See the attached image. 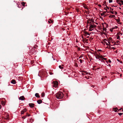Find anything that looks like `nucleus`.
Returning a JSON list of instances; mask_svg holds the SVG:
<instances>
[{"instance_id": "obj_1", "label": "nucleus", "mask_w": 123, "mask_h": 123, "mask_svg": "<svg viewBox=\"0 0 123 123\" xmlns=\"http://www.w3.org/2000/svg\"><path fill=\"white\" fill-rule=\"evenodd\" d=\"M64 96V94L62 92H58L56 94V97L58 99L62 98Z\"/></svg>"}, {"instance_id": "obj_2", "label": "nucleus", "mask_w": 123, "mask_h": 123, "mask_svg": "<svg viewBox=\"0 0 123 123\" xmlns=\"http://www.w3.org/2000/svg\"><path fill=\"white\" fill-rule=\"evenodd\" d=\"M47 73L45 71H40L39 72L38 75H39L40 76L46 77Z\"/></svg>"}, {"instance_id": "obj_3", "label": "nucleus", "mask_w": 123, "mask_h": 123, "mask_svg": "<svg viewBox=\"0 0 123 123\" xmlns=\"http://www.w3.org/2000/svg\"><path fill=\"white\" fill-rule=\"evenodd\" d=\"M52 83L53 84V87H56L58 85V82H57L53 81Z\"/></svg>"}, {"instance_id": "obj_4", "label": "nucleus", "mask_w": 123, "mask_h": 123, "mask_svg": "<svg viewBox=\"0 0 123 123\" xmlns=\"http://www.w3.org/2000/svg\"><path fill=\"white\" fill-rule=\"evenodd\" d=\"M95 55L96 58L97 59H99V58H103V56L102 55L99 56L97 54H96Z\"/></svg>"}, {"instance_id": "obj_5", "label": "nucleus", "mask_w": 123, "mask_h": 123, "mask_svg": "<svg viewBox=\"0 0 123 123\" xmlns=\"http://www.w3.org/2000/svg\"><path fill=\"white\" fill-rule=\"evenodd\" d=\"M19 100H25V98L23 96L20 97L19 98Z\"/></svg>"}, {"instance_id": "obj_6", "label": "nucleus", "mask_w": 123, "mask_h": 123, "mask_svg": "<svg viewBox=\"0 0 123 123\" xmlns=\"http://www.w3.org/2000/svg\"><path fill=\"white\" fill-rule=\"evenodd\" d=\"M36 50L34 49V48H33L30 51V52L31 53H32L33 54L34 52H35Z\"/></svg>"}, {"instance_id": "obj_7", "label": "nucleus", "mask_w": 123, "mask_h": 123, "mask_svg": "<svg viewBox=\"0 0 123 123\" xmlns=\"http://www.w3.org/2000/svg\"><path fill=\"white\" fill-rule=\"evenodd\" d=\"M27 111V109H24L21 112V114H23L24 113L26 112Z\"/></svg>"}, {"instance_id": "obj_8", "label": "nucleus", "mask_w": 123, "mask_h": 123, "mask_svg": "<svg viewBox=\"0 0 123 123\" xmlns=\"http://www.w3.org/2000/svg\"><path fill=\"white\" fill-rule=\"evenodd\" d=\"M90 74L89 73H88L86 72L85 71H83L82 73V75L86 74Z\"/></svg>"}, {"instance_id": "obj_9", "label": "nucleus", "mask_w": 123, "mask_h": 123, "mask_svg": "<svg viewBox=\"0 0 123 123\" xmlns=\"http://www.w3.org/2000/svg\"><path fill=\"white\" fill-rule=\"evenodd\" d=\"M34 105L33 103H30L29 104V105L31 107H34Z\"/></svg>"}, {"instance_id": "obj_10", "label": "nucleus", "mask_w": 123, "mask_h": 123, "mask_svg": "<svg viewBox=\"0 0 123 123\" xmlns=\"http://www.w3.org/2000/svg\"><path fill=\"white\" fill-rule=\"evenodd\" d=\"M11 82L13 84H15L16 83V81L15 80H12Z\"/></svg>"}, {"instance_id": "obj_11", "label": "nucleus", "mask_w": 123, "mask_h": 123, "mask_svg": "<svg viewBox=\"0 0 123 123\" xmlns=\"http://www.w3.org/2000/svg\"><path fill=\"white\" fill-rule=\"evenodd\" d=\"M37 102L38 104H40L42 103V101L41 99L37 101Z\"/></svg>"}, {"instance_id": "obj_12", "label": "nucleus", "mask_w": 123, "mask_h": 123, "mask_svg": "<svg viewBox=\"0 0 123 123\" xmlns=\"http://www.w3.org/2000/svg\"><path fill=\"white\" fill-rule=\"evenodd\" d=\"M35 96L37 98H39L40 97L38 93H36L35 94Z\"/></svg>"}, {"instance_id": "obj_13", "label": "nucleus", "mask_w": 123, "mask_h": 123, "mask_svg": "<svg viewBox=\"0 0 123 123\" xmlns=\"http://www.w3.org/2000/svg\"><path fill=\"white\" fill-rule=\"evenodd\" d=\"M48 22L49 23H52L53 24V21L51 19H50L48 21Z\"/></svg>"}, {"instance_id": "obj_14", "label": "nucleus", "mask_w": 123, "mask_h": 123, "mask_svg": "<svg viewBox=\"0 0 123 123\" xmlns=\"http://www.w3.org/2000/svg\"><path fill=\"white\" fill-rule=\"evenodd\" d=\"M119 42V41H116L115 43L114 44L118 45L119 44L118 43Z\"/></svg>"}, {"instance_id": "obj_15", "label": "nucleus", "mask_w": 123, "mask_h": 123, "mask_svg": "<svg viewBox=\"0 0 123 123\" xmlns=\"http://www.w3.org/2000/svg\"><path fill=\"white\" fill-rule=\"evenodd\" d=\"M94 28V27H93V25H91V24H90L89 28Z\"/></svg>"}, {"instance_id": "obj_16", "label": "nucleus", "mask_w": 123, "mask_h": 123, "mask_svg": "<svg viewBox=\"0 0 123 123\" xmlns=\"http://www.w3.org/2000/svg\"><path fill=\"white\" fill-rule=\"evenodd\" d=\"M26 3L24 2L23 1H22L21 2V4L23 5V6H25V5Z\"/></svg>"}, {"instance_id": "obj_17", "label": "nucleus", "mask_w": 123, "mask_h": 123, "mask_svg": "<svg viewBox=\"0 0 123 123\" xmlns=\"http://www.w3.org/2000/svg\"><path fill=\"white\" fill-rule=\"evenodd\" d=\"M113 109L114 110V111L115 112H117V110H118V109L117 108H114Z\"/></svg>"}, {"instance_id": "obj_18", "label": "nucleus", "mask_w": 123, "mask_h": 123, "mask_svg": "<svg viewBox=\"0 0 123 123\" xmlns=\"http://www.w3.org/2000/svg\"><path fill=\"white\" fill-rule=\"evenodd\" d=\"M84 7L85 9H87L88 10V8L87 7V6L85 5L83 6Z\"/></svg>"}, {"instance_id": "obj_19", "label": "nucleus", "mask_w": 123, "mask_h": 123, "mask_svg": "<svg viewBox=\"0 0 123 123\" xmlns=\"http://www.w3.org/2000/svg\"><path fill=\"white\" fill-rule=\"evenodd\" d=\"M114 17H115L114 15H111L109 16V18H114Z\"/></svg>"}, {"instance_id": "obj_20", "label": "nucleus", "mask_w": 123, "mask_h": 123, "mask_svg": "<svg viewBox=\"0 0 123 123\" xmlns=\"http://www.w3.org/2000/svg\"><path fill=\"white\" fill-rule=\"evenodd\" d=\"M45 95L44 93L43 92L41 94V96L42 97H43Z\"/></svg>"}, {"instance_id": "obj_21", "label": "nucleus", "mask_w": 123, "mask_h": 123, "mask_svg": "<svg viewBox=\"0 0 123 123\" xmlns=\"http://www.w3.org/2000/svg\"><path fill=\"white\" fill-rule=\"evenodd\" d=\"M84 33L86 35H90L86 31H85L84 32Z\"/></svg>"}, {"instance_id": "obj_22", "label": "nucleus", "mask_w": 123, "mask_h": 123, "mask_svg": "<svg viewBox=\"0 0 123 123\" xmlns=\"http://www.w3.org/2000/svg\"><path fill=\"white\" fill-rule=\"evenodd\" d=\"M115 20L117 21V23L119 22L120 20L119 18V19H115Z\"/></svg>"}, {"instance_id": "obj_23", "label": "nucleus", "mask_w": 123, "mask_h": 123, "mask_svg": "<svg viewBox=\"0 0 123 123\" xmlns=\"http://www.w3.org/2000/svg\"><path fill=\"white\" fill-rule=\"evenodd\" d=\"M115 28L114 27L112 28L111 29H110V31H111V32H112L113 31V29Z\"/></svg>"}, {"instance_id": "obj_24", "label": "nucleus", "mask_w": 123, "mask_h": 123, "mask_svg": "<svg viewBox=\"0 0 123 123\" xmlns=\"http://www.w3.org/2000/svg\"><path fill=\"white\" fill-rule=\"evenodd\" d=\"M9 118V116L7 115V116L5 118L7 120H8Z\"/></svg>"}, {"instance_id": "obj_25", "label": "nucleus", "mask_w": 123, "mask_h": 123, "mask_svg": "<svg viewBox=\"0 0 123 123\" xmlns=\"http://www.w3.org/2000/svg\"><path fill=\"white\" fill-rule=\"evenodd\" d=\"M37 47H38V46L37 45H35L34 46L33 48H34V49H36Z\"/></svg>"}, {"instance_id": "obj_26", "label": "nucleus", "mask_w": 123, "mask_h": 123, "mask_svg": "<svg viewBox=\"0 0 123 123\" xmlns=\"http://www.w3.org/2000/svg\"><path fill=\"white\" fill-rule=\"evenodd\" d=\"M59 67L61 69H63V67H62V66L61 65L59 66Z\"/></svg>"}, {"instance_id": "obj_27", "label": "nucleus", "mask_w": 123, "mask_h": 123, "mask_svg": "<svg viewBox=\"0 0 123 123\" xmlns=\"http://www.w3.org/2000/svg\"><path fill=\"white\" fill-rule=\"evenodd\" d=\"M105 14L104 12H103L102 13H101L100 14V15L101 16H103Z\"/></svg>"}, {"instance_id": "obj_28", "label": "nucleus", "mask_w": 123, "mask_h": 123, "mask_svg": "<svg viewBox=\"0 0 123 123\" xmlns=\"http://www.w3.org/2000/svg\"><path fill=\"white\" fill-rule=\"evenodd\" d=\"M103 30L104 31H106V28H103Z\"/></svg>"}, {"instance_id": "obj_29", "label": "nucleus", "mask_w": 123, "mask_h": 123, "mask_svg": "<svg viewBox=\"0 0 123 123\" xmlns=\"http://www.w3.org/2000/svg\"><path fill=\"white\" fill-rule=\"evenodd\" d=\"M26 116H24L22 117V118H24V119H25L26 118Z\"/></svg>"}, {"instance_id": "obj_30", "label": "nucleus", "mask_w": 123, "mask_h": 123, "mask_svg": "<svg viewBox=\"0 0 123 123\" xmlns=\"http://www.w3.org/2000/svg\"><path fill=\"white\" fill-rule=\"evenodd\" d=\"M34 63V61H31V63L32 64H33Z\"/></svg>"}, {"instance_id": "obj_31", "label": "nucleus", "mask_w": 123, "mask_h": 123, "mask_svg": "<svg viewBox=\"0 0 123 123\" xmlns=\"http://www.w3.org/2000/svg\"><path fill=\"white\" fill-rule=\"evenodd\" d=\"M79 61H80V62L81 63H82V61H83L82 60H81V59H80L79 60Z\"/></svg>"}, {"instance_id": "obj_32", "label": "nucleus", "mask_w": 123, "mask_h": 123, "mask_svg": "<svg viewBox=\"0 0 123 123\" xmlns=\"http://www.w3.org/2000/svg\"><path fill=\"white\" fill-rule=\"evenodd\" d=\"M123 114V113H118L119 115V116H121Z\"/></svg>"}, {"instance_id": "obj_33", "label": "nucleus", "mask_w": 123, "mask_h": 123, "mask_svg": "<svg viewBox=\"0 0 123 123\" xmlns=\"http://www.w3.org/2000/svg\"><path fill=\"white\" fill-rule=\"evenodd\" d=\"M83 56V55H80V56L79 57V58H81Z\"/></svg>"}, {"instance_id": "obj_34", "label": "nucleus", "mask_w": 123, "mask_h": 123, "mask_svg": "<svg viewBox=\"0 0 123 123\" xmlns=\"http://www.w3.org/2000/svg\"><path fill=\"white\" fill-rule=\"evenodd\" d=\"M112 2V0H109V3H111Z\"/></svg>"}, {"instance_id": "obj_35", "label": "nucleus", "mask_w": 123, "mask_h": 123, "mask_svg": "<svg viewBox=\"0 0 123 123\" xmlns=\"http://www.w3.org/2000/svg\"><path fill=\"white\" fill-rule=\"evenodd\" d=\"M82 41L83 43L85 42V40L84 39V38L82 40Z\"/></svg>"}, {"instance_id": "obj_36", "label": "nucleus", "mask_w": 123, "mask_h": 123, "mask_svg": "<svg viewBox=\"0 0 123 123\" xmlns=\"http://www.w3.org/2000/svg\"><path fill=\"white\" fill-rule=\"evenodd\" d=\"M120 36H118L117 37V39H119V38H120Z\"/></svg>"}, {"instance_id": "obj_37", "label": "nucleus", "mask_w": 123, "mask_h": 123, "mask_svg": "<svg viewBox=\"0 0 123 123\" xmlns=\"http://www.w3.org/2000/svg\"><path fill=\"white\" fill-rule=\"evenodd\" d=\"M89 31H92L93 29H91V28H89Z\"/></svg>"}, {"instance_id": "obj_38", "label": "nucleus", "mask_w": 123, "mask_h": 123, "mask_svg": "<svg viewBox=\"0 0 123 123\" xmlns=\"http://www.w3.org/2000/svg\"><path fill=\"white\" fill-rule=\"evenodd\" d=\"M30 115H31L30 114H28L27 113V115L26 116H27L28 117H29V116H30Z\"/></svg>"}, {"instance_id": "obj_39", "label": "nucleus", "mask_w": 123, "mask_h": 123, "mask_svg": "<svg viewBox=\"0 0 123 123\" xmlns=\"http://www.w3.org/2000/svg\"><path fill=\"white\" fill-rule=\"evenodd\" d=\"M102 59H103V60H107V59L105 58H104L103 57V58H102Z\"/></svg>"}, {"instance_id": "obj_40", "label": "nucleus", "mask_w": 123, "mask_h": 123, "mask_svg": "<svg viewBox=\"0 0 123 123\" xmlns=\"http://www.w3.org/2000/svg\"><path fill=\"white\" fill-rule=\"evenodd\" d=\"M98 6H99V7H101V5H100V4H98Z\"/></svg>"}, {"instance_id": "obj_41", "label": "nucleus", "mask_w": 123, "mask_h": 123, "mask_svg": "<svg viewBox=\"0 0 123 123\" xmlns=\"http://www.w3.org/2000/svg\"><path fill=\"white\" fill-rule=\"evenodd\" d=\"M111 13L112 14H114V12L112 11H111Z\"/></svg>"}, {"instance_id": "obj_42", "label": "nucleus", "mask_w": 123, "mask_h": 123, "mask_svg": "<svg viewBox=\"0 0 123 123\" xmlns=\"http://www.w3.org/2000/svg\"><path fill=\"white\" fill-rule=\"evenodd\" d=\"M119 1H120L119 0H117V2L118 3V2H119Z\"/></svg>"}, {"instance_id": "obj_43", "label": "nucleus", "mask_w": 123, "mask_h": 123, "mask_svg": "<svg viewBox=\"0 0 123 123\" xmlns=\"http://www.w3.org/2000/svg\"><path fill=\"white\" fill-rule=\"evenodd\" d=\"M88 40L87 39H86V41H85V42H86V43H87V41Z\"/></svg>"}, {"instance_id": "obj_44", "label": "nucleus", "mask_w": 123, "mask_h": 123, "mask_svg": "<svg viewBox=\"0 0 123 123\" xmlns=\"http://www.w3.org/2000/svg\"><path fill=\"white\" fill-rule=\"evenodd\" d=\"M51 56H52V58L53 59V60H55V59H54V58H53V55H52V54H51Z\"/></svg>"}, {"instance_id": "obj_45", "label": "nucleus", "mask_w": 123, "mask_h": 123, "mask_svg": "<svg viewBox=\"0 0 123 123\" xmlns=\"http://www.w3.org/2000/svg\"><path fill=\"white\" fill-rule=\"evenodd\" d=\"M105 43L107 45H109V44H108L107 43H106V42H105Z\"/></svg>"}, {"instance_id": "obj_46", "label": "nucleus", "mask_w": 123, "mask_h": 123, "mask_svg": "<svg viewBox=\"0 0 123 123\" xmlns=\"http://www.w3.org/2000/svg\"><path fill=\"white\" fill-rule=\"evenodd\" d=\"M78 50H79L80 51V47H79L78 48Z\"/></svg>"}, {"instance_id": "obj_47", "label": "nucleus", "mask_w": 123, "mask_h": 123, "mask_svg": "<svg viewBox=\"0 0 123 123\" xmlns=\"http://www.w3.org/2000/svg\"><path fill=\"white\" fill-rule=\"evenodd\" d=\"M112 49H113L114 50V49H116V48L113 47H112Z\"/></svg>"}, {"instance_id": "obj_48", "label": "nucleus", "mask_w": 123, "mask_h": 123, "mask_svg": "<svg viewBox=\"0 0 123 123\" xmlns=\"http://www.w3.org/2000/svg\"><path fill=\"white\" fill-rule=\"evenodd\" d=\"M121 2L122 3V4H123V0H121Z\"/></svg>"}, {"instance_id": "obj_49", "label": "nucleus", "mask_w": 123, "mask_h": 123, "mask_svg": "<svg viewBox=\"0 0 123 123\" xmlns=\"http://www.w3.org/2000/svg\"><path fill=\"white\" fill-rule=\"evenodd\" d=\"M117 14V12L116 11L115 12V15H116Z\"/></svg>"}, {"instance_id": "obj_50", "label": "nucleus", "mask_w": 123, "mask_h": 123, "mask_svg": "<svg viewBox=\"0 0 123 123\" xmlns=\"http://www.w3.org/2000/svg\"><path fill=\"white\" fill-rule=\"evenodd\" d=\"M117 23L118 24H121V23L120 22H118Z\"/></svg>"}, {"instance_id": "obj_51", "label": "nucleus", "mask_w": 123, "mask_h": 123, "mask_svg": "<svg viewBox=\"0 0 123 123\" xmlns=\"http://www.w3.org/2000/svg\"><path fill=\"white\" fill-rule=\"evenodd\" d=\"M108 62L110 63L111 62V61L110 59L108 60Z\"/></svg>"}, {"instance_id": "obj_52", "label": "nucleus", "mask_w": 123, "mask_h": 123, "mask_svg": "<svg viewBox=\"0 0 123 123\" xmlns=\"http://www.w3.org/2000/svg\"><path fill=\"white\" fill-rule=\"evenodd\" d=\"M106 6V7H107V8L108 9H109V7H108V6Z\"/></svg>"}, {"instance_id": "obj_53", "label": "nucleus", "mask_w": 123, "mask_h": 123, "mask_svg": "<svg viewBox=\"0 0 123 123\" xmlns=\"http://www.w3.org/2000/svg\"><path fill=\"white\" fill-rule=\"evenodd\" d=\"M93 25V27H94V28H95V27L96 26L95 25Z\"/></svg>"}, {"instance_id": "obj_54", "label": "nucleus", "mask_w": 123, "mask_h": 123, "mask_svg": "<svg viewBox=\"0 0 123 123\" xmlns=\"http://www.w3.org/2000/svg\"><path fill=\"white\" fill-rule=\"evenodd\" d=\"M109 39H110V40H112V38L111 37H110V38H109Z\"/></svg>"}, {"instance_id": "obj_55", "label": "nucleus", "mask_w": 123, "mask_h": 123, "mask_svg": "<svg viewBox=\"0 0 123 123\" xmlns=\"http://www.w3.org/2000/svg\"><path fill=\"white\" fill-rule=\"evenodd\" d=\"M76 10V11H77V12H78V11H79V10L78 9H77Z\"/></svg>"}, {"instance_id": "obj_56", "label": "nucleus", "mask_w": 123, "mask_h": 123, "mask_svg": "<svg viewBox=\"0 0 123 123\" xmlns=\"http://www.w3.org/2000/svg\"><path fill=\"white\" fill-rule=\"evenodd\" d=\"M86 78L87 79H89V77H86Z\"/></svg>"}, {"instance_id": "obj_57", "label": "nucleus", "mask_w": 123, "mask_h": 123, "mask_svg": "<svg viewBox=\"0 0 123 123\" xmlns=\"http://www.w3.org/2000/svg\"><path fill=\"white\" fill-rule=\"evenodd\" d=\"M50 75H52L53 74V73H50Z\"/></svg>"}, {"instance_id": "obj_58", "label": "nucleus", "mask_w": 123, "mask_h": 123, "mask_svg": "<svg viewBox=\"0 0 123 123\" xmlns=\"http://www.w3.org/2000/svg\"><path fill=\"white\" fill-rule=\"evenodd\" d=\"M122 108H121L120 109H119V111H120V110H121L122 109Z\"/></svg>"}, {"instance_id": "obj_59", "label": "nucleus", "mask_w": 123, "mask_h": 123, "mask_svg": "<svg viewBox=\"0 0 123 123\" xmlns=\"http://www.w3.org/2000/svg\"><path fill=\"white\" fill-rule=\"evenodd\" d=\"M104 9L105 10H106V11H107V9H106L105 7V8H104Z\"/></svg>"}, {"instance_id": "obj_60", "label": "nucleus", "mask_w": 123, "mask_h": 123, "mask_svg": "<svg viewBox=\"0 0 123 123\" xmlns=\"http://www.w3.org/2000/svg\"><path fill=\"white\" fill-rule=\"evenodd\" d=\"M2 104H3L4 105H5V104L3 102V103H2Z\"/></svg>"}, {"instance_id": "obj_61", "label": "nucleus", "mask_w": 123, "mask_h": 123, "mask_svg": "<svg viewBox=\"0 0 123 123\" xmlns=\"http://www.w3.org/2000/svg\"><path fill=\"white\" fill-rule=\"evenodd\" d=\"M76 67H77L78 66V65H77V63H76Z\"/></svg>"}, {"instance_id": "obj_62", "label": "nucleus", "mask_w": 123, "mask_h": 123, "mask_svg": "<svg viewBox=\"0 0 123 123\" xmlns=\"http://www.w3.org/2000/svg\"><path fill=\"white\" fill-rule=\"evenodd\" d=\"M122 74H120V77H121V76H122Z\"/></svg>"}, {"instance_id": "obj_63", "label": "nucleus", "mask_w": 123, "mask_h": 123, "mask_svg": "<svg viewBox=\"0 0 123 123\" xmlns=\"http://www.w3.org/2000/svg\"><path fill=\"white\" fill-rule=\"evenodd\" d=\"M101 51V50H98V51Z\"/></svg>"}, {"instance_id": "obj_64", "label": "nucleus", "mask_w": 123, "mask_h": 123, "mask_svg": "<svg viewBox=\"0 0 123 123\" xmlns=\"http://www.w3.org/2000/svg\"><path fill=\"white\" fill-rule=\"evenodd\" d=\"M106 12H107V11H106V12H104V13L105 14V13H106Z\"/></svg>"}]
</instances>
